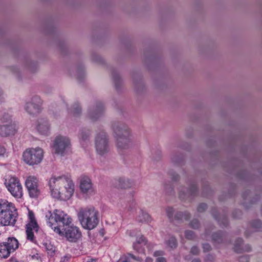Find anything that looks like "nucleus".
<instances>
[{
  "label": "nucleus",
  "instance_id": "nucleus-1",
  "mask_svg": "<svg viewBox=\"0 0 262 262\" xmlns=\"http://www.w3.org/2000/svg\"><path fill=\"white\" fill-rule=\"evenodd\" d=\"M48 186L51 196L58 200H69L74 194L75 184L66 175L52 176L48 180Z\"/></svg>",
  "mask_w": 262,
  "mask_h": 262
},
{
  "label": "nucleus",
  "instance_id": "nucleus-2",
  "mask_svg": "<svg viewBox=\"0 0 262 262\" xmlns=\"http://www.w3.org/2000/svg\"><path fill=\"white\" fill-rule=\"evenodd\" d=\"M116 145L119 152L132 149L135 145L132 132L125 124L117 125L116 128Z\"/></svg>",
  "mask_w": 262,
  "mask_h": 262
},
{
  "label": "nucleus",
  "instance_id": "nucleus-3",
  "mask_svg": "<svg viewBox=\"0 0 262 262\" xmlns=\"http://www.w3.org/2000/svg\"><path fill=\"white\" fill-rule=\"evenodd\" d=\"M82 227L87 230H92L99 223V212L93 206L80 208L77 213Z\"/></svg>",
  "mask_w": 262,
  "mask_h": 262
},
{
  "label": "nucleus",
  "instance_id": "nucleus-4",
  "mask_svg": "<svg viewBox=\"0 0 262 262\" xmlns=\"http://www.w3.org/2000/svg\"><path fill=\"white\" fill-rule=\"evenodd\" d=\"M17 211L15 205L6 199H0V226L14 225Z\"/></svg>",
  "mask_w": 262,
  "mask_h": 262
},
{
  "label": "nucleus",
  "instance_id": "nucleus-5",
  "mask_svg": "<svg viewBox=\"0 0 262 262\" xmlns=\"http://www.w3.org/2000/svg\"><path fill=\"white\" fill-rule=\"evenodd\" d=\"M72 219L67 213L59 209L54 210L48 221V225L55 232V229L61 230L65 226H70Z\"/></svg>",
  "mask_w": 262,
  "mask_h": 262
},
{
  "label": "nucleus",
  "instance_id": "nucleus-6",
  "mask_svg": "<svg viewBox=\"0 0 262 262\" xmlns=\"http://www.w3.org/2000/svg\"><path fill=\"white\" fill-rule=\"evenodd\" d=\"M4 185L11 195L15 199H21L24 195L23 185L20 179L15 176L6 178Z\"/></svg>",
  "mask_w": 262,
  "mask_h": 262
},
{
  "label": "nucleus",
  "instance_id": "nucleus-7",
  "mask_svg": "<svg viewBox=\"0 0 262 262\" xmlns=\"http://www.w3.org/2000/svg\"><path fill=\"white\" fill-rule=\"evenodd\" d=\"M43 157V151L40 147L29 148L26 149L23 154L24 162L30 166L39 164Z\"/></svg>",
  "mask_w": 262,
  "mask_h": 262
},
{
  "label": "nucleus",
  "instance_id": "nucleus-8",
  "mask_svg": "<svg viewBox=\"0 0 262 262\" xmlns=\"http://www.w3.org/2000/svg\"><path fill=\"white\" fill-rule=\"evenodd\" d=\"M67 228H62L61 230L55 229V233L61 236H64L70 242L75 243L80 239L82 233L80 229L76 226H68Z\"/></svg>",
  "mask_w": 262,
  "mask_h": 262
},
{
  "label": "nucleus",
  "instance_id": "nucleus-9",
  "mask_svg": "<svg viewBox=\"0 0 262 262\" xmlns=\"http://www.w3.org/2000/svg\"><path fill=\"white\" fill-rule=\"evenodd\" d=\"M25 186L27 190L29 196L31 198L37 199L41 194L39 181L34 176H29L25 181Z\"/></svg>",
  "mask_w": 262,
  "mask_h": 262
},
{
  "label": "nucleus",
  "instance_id": "nucleus-10",
  "mask_svg": "<svg viewBox=\"0 0 262 262\" xmlns=\"http://www.w3.org/2000/svg\"><path fill=\"white\" fill-rule=\"evenodd\" d=\"M71 147V140L66 136L59 135L54 139L53 145L54 152L57 155L63 156Z\"/></svg>",
  "mask_w": 262,
  "mask_h": 262
},
{
  "label": "nucleus",
  "instance_id": "nucleus-11",
  "mask_svg": "<svg viewBox=\"0 0 262 262\" xmlns=\"http://www.w3.org/2000/svg\"><path fill=\"white\" fill-rule=\"evenodd\" d=\"M79 189L81 194L86 198H90L96 193L92 180L87 176H83L80 178Z\"/></svg>",
  "mask_w": 262,
  "mask_h": 262
},
{
  "label": "nucleus",
  "instance_id": "nucleus-12",
  "mask_svg": "<svg viewBox=\"0 0 262 262\" xmlns=\"http://www.w3.org/2000/svg\"><path fill=\"white\" fill-rule=\"evenodd\" d=\"M28 222L26 224V234L27 239L32 242H35V237L34 235V232H37L38 230V226L35 218L33 212L30 210H28Z\"/></svg>",
  "mask_w": 262,
  "mask_h": 262
},
{
  "label": "nucleus",
  "instance_id": "nucleus-13",
  "mask_svg": "<svg viewBox=\"0 0 262 262\" xmlns=\"http://www.w3.org/2000/svg\"><path fill=\"white\" fill-rule=\"evenodd\" d=\"M95 146L97 153L100 155H104L109 150L108 138L105 133H101L96 138Z\"/></svg>",
  "mask_w": 262,
  "mask_h": 262
},
{
  "label": "nucleus",
  "instance_id": "nucleus-14",
  "mask_svg": "<svg viewBox=\"0 0 262 262\" xmlns=\"http://www.w3.org/2000/svg\"><path fill=\"white\" fill-rule=\"evenodd\" d=\"M41 105L42 101L40 98L34 97L26 103L25 109L29 114L35 115L40 112Z\"/></svg>",
  "mask_w": 262,
  "mask_h": 262
},
{
  "label": "nucleus",
  "instance_id": "nucleus-15",
  "mask_svg": "<svg viewBox=\"0 0 262 262\" xmlns=\"http://www.w3.org/2000/svg\"><path fill=\"white\" fill-rule=\"evenodd\" d=\"M17 130V127L14 123L8 122V124L0 125V136L7 137L14 135Z\"/></svg>",
  "mask_w": 262,
  "mask_h": 262
},
{
  "label": "nucleus",
  "instance_id": "nucleus-16",
  "mask_svg": "<svg viewBox=\"0 0 262 262\" xmlns=\"http://www.w3.org/2000/svg\"><path fill=\"white\" fill-rule=\"evenodd\" d=\"M147 244V241L145 237L140 235L136 237V241L133 243V249L139 253H144L145 246Z\"/></svg>",
  "mask_w": 262,
  "mask_h": 262
},
{
  "label": "nucleus",
  "instance_id": "nucleus-17",
  "mask_svg": "<svg viewBox=\"0 0 262 262\" xmlns=\"http://www.w3.org/2000/svg\"><path fill=\"white\" fill-rule=\"evenodd\" d=\"M36 127L38 132L41 135H48L50 132V125L48 122L43 119L38 120Z\"/></svg>",
  "mask_w": 262,
  "mask_h": 262
},
{
  "label": "nucleus",
  "instance_id": "nucleus-18",
  "mask_svg": "<svg viewBox=\"0 0 262 262\" xmlns=\"http://www.w3.org/2000/svg\"><path fill=\"white\" fill-rule=\"evenodd\" d=\"M134 183L128 179L121 178L117 180V187L119 189H128L134 186Z\"/></svg>",
  "mask_w": 262,
  "mask_h": 262
},
{
  "label": "nucleus",
  "instance_id": "nucleus-19",
  "mask_svg": "<svg viewBox=\"0 0 262 262\" xmlns=\"http://www.w3.org/2000/svg\"><path fill=\"white\" fill-rule=\"evenodd\" d=\"M6 244L8 247V249L13 252L18 247V242L17 240L14 237H9L6 242L3 243Z\"/></svg>",
  "mask_w": 262,
  "mask_h": 262
},
{
  "label": "nucleus",
  "instance_id": "nucleus-20",
  "mask_svg": "<svg viewBox=\"0 0 262 262\" xmlns=\"http://www.w3.org/2000/svg\"><path fill=\"white\" fill-rule=\"evenodd\" d=\"M12 252L10 249L6 246V244H4L3 243L0 244V257L1 258L8 257Z\"/></svg>",
  "mask_w": 262,
  "mask_h": 262
},
{
  "label": "nucleus",
  "instance_id": "nucleus-21",
  "mask_svg": "<svg viewBox=\"0 0 262 262\" xmlns=\"http://www.w3.org/2000/svg\"><path fill=\"white\" fill-rule=\"evenodd\" d=\"M90 133L89 130H82L79 134V139L81 144L84 146L89 141Z\"/></svg>",
  "mask_w": 262,
  "mask_h": 262
},
{
  "label": "nucleus",
  "instance_id": "nucleus-22",
  "mask_svg": "<svg viewBox=\"0 0 262 262\" xmlns=\"http://www.w3.org/2000/svg\"><path fill=\"white\" fill-rule=\"evenodd\" d=\"M164 253L163 251H156L153 254V256L156 258V262H167L165 257H163Z\"/></svg>",
  "mask_w": 262,
  "mask_h": 262
},
{
  "label": "nucleus",
  "instance_id": "nucleus-23",
  "mask_svg": "<svg viewBox=\"0 0 262 262\" xmlns=\"http://www.w3.org/2000/svg\"><path fill=\"white\" fill-rule=\"evenodd\" d=\"M130 257L137 261H141L142 260L139 257H136L132 254H128V255H122L118 262H128V259Z\"/></svg>",
  "mask_w": 262,
  "mask_h": 262
},
{
  "label": "nucleus",
  "instance_id": "nucleus-24",
  "mask_svg": "<svg viewBox=\"0 0 262 262\" xmlns=\"http://www.w3.org/2000/svg\"><path fill=\"white\" fill-rule=\"evenodd\" d=\"M9 152L6 148L0 144V159H4L8 157Z\"/></svg>",
  "mask_w": 262,
  "mask_h": 262
},
{
  "label": "nucleus",
  "instance_id": "nucleus-25",
  "mask_svg": "<svg viewBox=\"0 0 262 262\" xmlns=\"http://www.w3.org/2000/svg\"><path fill=\"white\" fill-rule=\"evenodd\" d=\"M166 242L168 246L171 248H174L177 247L176 240L173 237H170Z\"/></svg>",
  "mask_w": 262,
  "mask_h": 262
},
{
  "label": "nucleus",
  "instance_id": "nucleus-26",
  "mask_svg": "<svg viewBox=\"0 0 262 262\" xmlns=\"http://www.w3.org/2000/svg\"><path fill=\"white\" fill-rule=\"evenodd\" d=\"M48 253L50 255H53L55 251V247L50 244L46 243L45 244Z\"/></svg>",
  "mask_w": 262,
  "mask_h": 262
},
{
  "label": "nucleus",
  "instance_id": "nucleus-27",
  "mask_svg": "<svg viewBox=\"0 0 262 262\" xmlns=\"http://www.w3.org/2000/svg\"><path fill=\"white\" fill-rule=\"evenodd\" d=\"M185 236L186 238L188 239H191L193 237V233L191 231H187L185 232Z\"/></svg>",
  "mask_w": 262,
  "mask_h": 262
},
{
  "label": "nucleus",
  "instance_id": "nucleus-28",
  "mask_svg": "<svg viewBox=\"0 0 262 262\" xmlns=\"http://www.w3.org/2000/svg\"><path fill=\"white\" fill-rule=\"evenodd\" d=\"M81 112V109L79 106H76V107L73 108L72 113L74 115H78Z\"/></svg>",
  "mask_w": 262,
  "mask_h": 262
},
{
  "label": "nucleus",
  "instance_id": "nucleus-29",
  "mask_svg": "<svg viewBox=\"0 0 262 262\" xmlns=\"http://www.w3.org/2000/svg\"><path fill=\"white\" fill-rule=\"evenodd\" d=\"M191 252L193 254H197L199 253V249L196 247H193L191 249Z\"/></svg>",
  "mask_w": 262,
  "mask_h": 262
},
{
  "label": "nucleus",
  "instance_id": "nucleus-30",
  "mask_svg": "<svg viewBox=\"0 0 262 262\" xmlns=\"http://www.w3.org/2000/svg\"><path fill=\"white\" fill-rule=\"evenodd\" d=\"M203 248L205 251H208L210 249V246L208 244H204L203 246Z\"/></svg>",
  "mask_w": 262,
  "mask_h": 262
},
{
  "label": "nucleus",
  "instance_id": "nucleus-31",
  "mask_svg": "<svg viewBox=\"0 0 262 262\" xmlns=\"http://www.w3.org/2000/svg\"><path fill=\"white\" fill-rule=\"evenodd\" d=\"M168 215L169 217L172 215V212H173V209L172 208H169L167 210Z\"/></svg>",
  "mask_w": 262,
  "mask_h": 262
},
{
  "label": "nucleus",
  "instance_id": "nucleus-32",
  "mask_svg": "<svg viewBox=\"0 0 262 262\" xmlns=\"http://www.w3.org/2000/svg\"><path fill=\"white\" fill-rule=\"evenodd\" d=\"M145 262H153V259L151 257H147L146 258Z\"/></svg>",
  "mask_w": 262,
  "mask_h": 262
},
{
  "label": "nucleus",
  "instance_id": "nucleus-33",
  "mask_svg": "<svg viewBox=\"0 0 262 262\" xmlns=\"http://www.w3.org/2000/svg\"><path fill=\"white\" fill-rule=\"evenodd\" d=\"M194 222L195 225L192 224V226L193 228H197L198 227V222L197 221H193Z\"/></svg>",
  "mask_w": 262,
  "mask_h": 262
},
{
  "label": "nucleus",
  "instance_id": "nucleus-34",
  "mask_svg": "<svg viewBox=\"0 0 262 262\" xmlns=\"http://www.w3.org/2000/svg\"><path fill=\"white\" fill-rule=\"evenodd\" d=\"M144 216H145V220L147 222L149 221L150 220V216H149V215L148 214H145Z\"/></svg>",
  "mask_w": 262,
  "mask_h": 262
},
{
  "label": "nucleus",
  "instance_id": "nucleus-35",
  "mask_svg": "<svg viewBox=\"0 0 262 262\" xmlns=\"http://www.w3.org/2000/svg\"><path fill=\"white\" fill-rule=\"evenodd\" d=\"M3 93L2 90L0 89V102H2L3 100Z\"/></svg>",
  "mask_w": 262,
  "mask_h": 262
},
{
  "label": "nucleus",
  "instance_id": "nucleus-36",
  "mask_svg": "<svg viewBox=\"0 0 262 262\" xmlns=\"http://www.w3.org/2000/svg\"><path fill=\"white\" fill-rule=\"evenodd\" d=\"M202 206V207H203V209H205V208H206V205L205 204H202V205H200V206L199 207L198 209H199V211H201V207Z\"/></svg>",
  "mask_w": 262,
  "mask_h": 262
},
{
  "label": "nucleus",
  "instance_id": "nucleus-37",
  "mask_svg": "<svg viewBox=\"0 0 262 262\" xmlns=\"http://www.w3.org/2000/svg\"><path fill=\"white\" fill-rule=\"evenodd\" d=\"M245 259H247V258L246 257H241L239 259V261L241 262H244V260Z\"/></svg>",
  "mask_w": 262,
  "mask_h": 262
},
{
  "label": "nucleus",
  "instance_id": "nucleus-38",
  "mask_svg": "<svg viewBox=\"0 0 262 262\" xmlns=\"http://www.w3.org/2000/svg\"><path fill=\"white\" fill-rule=\"evenodd\" d=\"M87 262H96L95 259H91L87 261Z\"/></svg>",
  "mask_w": 262,
  "mask_h": 262
},
{
  "label": "nucleus",
  "instance_id": "nucleus-39",
  "mask_svg": "<svg viewBox=\"0 0 262 262\" xmlns=\"http://www.w3.org/2000/svg\"><path fill=\"white\" fill-rule=\"evenodd\" d=\"M192 262H200V261L198 259H194Z\"/></svg>",
  "mask_w": 262,
  "mask_h": 262
},
{
  "label": "nucleus",
  "instance_id": "nucleus-40",
  "mask_svg": "<svg viewBox=\"0 0 262 262\" xmlns=\"http://www.w3.org/2000/svg\"><path fill=\"white\" fill-rule=\"evenodd\" d=\"M128 234L130 235V236H133V235L132 234V231H130L128 232Z\"/></svg>",
  "mask_w": 262,
  "mask_h": 262
},
{
  "label": "nucleus",
  "instance_id": "nucleus-41",
  "mask_svg": "<svg viewBox=\"0 0 262 262\" xmlns=\"http://www.w3.org/2000/svg\"><path fill=\"white\" fill-rule=\"evenodd\" d=\"M9 120H11V118L10 117H9Z\"/></svg>",
  "mask_w": 262,
  "mask_h": 262
},
{
  "label": "nucleus",
  "instance_id": "nucleus-42",
  "mask_svg": "<svg viewBox=\"0 0 262 262\" xmlns=\"http://www.w3.org/2000/svg\"><path fill=\"white\" fill-rule=\"evenodd\" d=\"M2 121L5 122V120H4V118L2 119Z\"/></svg>",
  "mask_w": 262,
  "mask_h": 262
}]
</instances>
